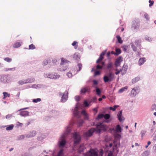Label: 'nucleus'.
Listing matches in <instances>:
<instances>
[{"mask_svg": "<svg viewBox=\"0 0 156 156\" xmlns=\"http://www.w3.org/2000/svg\"><path fill=\"white\" fill-rule=\"evenodd\" d=\"M116 38L117 39L118 42L119 43H122V41L121 39V37H120L119 36L117 35L116 36Z\"/></svg>", "mask_w": 156, "mask_h": 156, "instance_id": "7c9ffc66", "label": "nucleus"}, {"mask_svg": "<svg viewBox=\"0 0 156 156\" xmlns=\"http://www.w3.org/2000/svg\"><path fill=\"white\" fill-rule=\"evenodd\" d=\"M73 58L76 61H79L80 59V56L77 54H74Z\"/></svg>", "mask_w": 156, "mask_h": 156, "instance_id": "aec40b11", "label": "nucleus"}, {"mask_svg": "<svg viewBox=\"0 0 156 156\" xmlns=\"http://www.w3.org/2000/svg\"><path fill=\"white\" fill-rule=\"evenodd\" d=\"M29 112L27 111H21L20 115L22 116H26L28 115Z\"/></svg>", "mask_w": 156, "mask_h": 156, "instance_id": "f8f14e48", "label": "nucleus"}, {"mask_svg": "<svg viewBox=\"0 0 156 156\" xmlns=\"http://www.w3.org/2000/svg\"><path fill=\"white\" fill-rule=\"evenodd\" d=\"M108 77L110 79V81H111L114 77V75L112 72L109 73Z\"/></svg>", "mask_w": 156, "mask_h": 156, "instance_id": "a878e982", "label": "nucleus"}, {"mask_svg": "<svg viewBox=\"0 0 156 156\" xmlns=\"http://www.w3.org/2000/svg\"><path fill=\"white\" fill-rule=\"evenodd\" d=\"M118 107L119 106L118 105H115L114 106V107H110L109 109L110 110H112L113 111H114L115 110L116 108Z\"/></svg>", "mask_w": 156, "mask_h": 156, "instance_id": "72a5a7b5", "label": "nucleus"}, {"mask_svg": "<svg viewBox=\"0 0 156 156\" xmlns=\"http://www.w3.org/2000/svg\"><path fill=\"white\" fill-rule=\"evenodd\" d=\"M100 73L99 71H96L94 72V75L95 76L99 75Z\"/></svg>", "mask_w": 156, "mask_h": 156, "instance_id": "3c124183", "label": "nucleus"}, {"mask_svg": "<svg viewBox=\"0 0 156 156\" xmlns=\"http://www.w3.org/2000/svg\"><path fill=\"white\" fill-rule=\"evenodd\" d=\"M115 131L117 133L121 132L122 128L119 125H118L117 126Z\"/></svg>", "mask_w": 156, "mask_h": 156, "instance_id": "2eb2a0df", "label": "nucleus"}, {"mask_svg": "<svg viewBox=\"0 0 156 156\" xmlns=\"http://www.w3.org/2000/svg\"><path fill=\"white\" fill-rule=\"evenodd\" d=\"M137 87L134 88L131 90V93H133V95H135L136 94V90Z\"/></svg>", "mask_w": 156, "mask_h": 156, "instance_id": "c9c22d12", "label": "nucleus"}, {"mask_svg": "<svg viewBox=\"0 0 156 156\" xmlns=\"http://www.w3.org/2000/svg\"><path fill=\"white\" fill-rule=\"evenodd\" d=\"M48 62L47 60H45L43 62V64L44 65H46L47 64Z\"/></svg>", "mask_w": 156, "mask_h": 156, "instance_id": "e2e57ef3", "label": "nucleus"}, {"mask_svg": "<svg viewBox=\"0 0 156 156\" xmlns=\"http://www.w3.org/2000/svg\"><path fill=\"white\" fill-rule=\"evenodd\" d=\"M131 47L132 48L133 50L135 51H136L137 50V48L136 47V45H134L133 44H132L131 45Z\"/></svg>", "mask_w": 156, "mask_h": 156, "instance_id": "ea45409f", "label": "nucleus"}, {"mask_svg": "<svg viewBox=\"0 0 156 156\" xmlns=\"http://www.w3.org/2000/svg\"><path fill=\"white\" fill-rule=\"evenodd\" d=\"M36 132L35 131H33L30 132L29 134L26 136V137H30L34 136L36 135Z\"/></svg>", "mask_w": 156, "mask_h": 156, "instance_id": "9b49d317", "label": "nucleus"}, {"mask_svg": "<svg viewBox=\"0 0 156 156\" xmlns=\"http://www.w3.org/2000/svg\"><path fill=\"white\" fill-rule=\"evenodd\" d=\"M102 68V66H100L99 65H97L96 68L97 69H101Z\"/></svg>", "mask_w": 156, "mask_h": 156, "instance_id": "6e6d98bb", "label": "nucleus"}, {"mask_svg": "<svg viewBox=\"0 0 156 156\" xmlns=\"http://www.w3.org/2000/svg\"><path fill=\"white\" fill-rule=\"evenodd\" d=\"M111 54V53L110 52H108L107 54V55L108 57H109V55H110V54Z\"/></svg>", "mask_w": 156, "mask_h": 156, "instance_id": "774afa93", "label": "nucleus"}, {"mask_svg": "<svg viewBox=\"0 0 156 156\" xmlns=\"http://www.w3.org/2000/svg\"><path fill=\"white\" fill-rule=\"evenodd\" d=\"M122 111H121L119 112V113H118L117 115L118 119L120 122H122V120H124V118L122 116Z\"/></svg>", "mask_w": 156, "mask_h": 156, "instance_id": "1a4fd4ad", "label": "nucleus"}, {"mask_svg": "<svg viewBox=\"0 0 156 156\" xmlns=\"http://www.w3.org/2000/svg\"><path fill=\"white\" fill-rule=\"evenodd\" d=\"M120 71L122 75H123L126 73L127 69H126L123 66L122 69H120Z\"/></svg>", "mask_w": 156, "mask_h": 156, "instance_id": "412c9836", "label": "nucleus"}, {"mask_svg": "<svg viewBox=\"0 0 156 156\" xmlns=\"http://www.w3.org/2000/svg\"><path fill=\"white\" fill-rule=\"evenodd\" d=\"M140 80V78L138 77H136L133 78L132 81L133 83H135Z\"/></svg>", "mask_w": 156, "mask_h": 156, "instance_id": "6ab92c4d", "label": "nucleus"}, {"mask_svg": "<svg viewBox=\"0 0 156 156\" xmlns=\"http://www.w3.org/2000/svg\"><path fill=\"white\" fill-rule=\"evenodd\" d=\"M67 99V96L66 94H64L62 96L61 101L62 102H64L66 101Z\"/></svg>", "mask_w": 156, "mask_h": 156, "instance_id": "9d476101", "label": "nucleus"}, {"mask_svg": "<svg viewBox=\"0 0 156 156\" xmlns=\"http://www.w3.org/2000/svg\"><path fill=\"white\" fill-rule=\"evenodd\" d=\"M24 138V135H21L20 136L19 139H23Z\"/></svg>", "mask_w": 156, "mask_h": 156, "instance_id": "0e129e2a", "label": "nucleus"}, {"mask_svg": "<svg viewBox=\"0 0 156 156\" xmlns=\"http://www.w3.org/2000/svg\"><path fill=\"white\" fill-rule=\"evenodd\" d=\"M140 40H138L136 41L135 42V45H136V46H138L139 45V44H140Z\"/></svg>", "mask_w": 156, "mask_h": 156, "instance_id": "79ce46f5", "label": "nucleus"}, {"mask_svg": "<svg viewBox=\"0 0 156 156\" xmlns=\"http://www.w3.org/2000/svg\"><path fill=\"white\" fill-rule=\"evenodd\" d=\"M103 79L104 82L105 83L109 81H110V79L106 76H104Z\"/></svg>", "mask_w": 156, "mask_h": 156, "instance_id": "bb28decb", "label": "nucleus"}, {"mask_svg": "<svg viewBox=\"0 0 156 156\" xmlns=\"http://www.w3.org/2000/svg\"><path fill=\"white\" fill-rule=\"evenodd\" d=\"M77 44V42L76 41H74L72 44L73 46L74 47L75 49H76L78 47V45H76Z\"/></svg>", "mask_w": 156, "mask_h": 156, "instance_id": "4c0bfd02", "label": "nucleus"}, {"mask_svg": "<svg viewBox=\"0 0 156 156\" xmlns=\"http://www.w3.org/2000/svg\"><path fill=\"white\" fill-rule=\"evenodd\" d=\"M77 66L79 68V71H80L82 67V65L80 63H79Z\"/></svg>", "mask_w": 156, "mask_h": 156, "instance_id": "de8ad7c7", "label": "nucleus"}, {"mask_svg": "<svg viewBox=\"0 0 156 156\" xmlns=\"http://www.w3.org/2000/svg\"><path fill=\"white\" fill-rule=\"evenodd\" d=\"M12 117V115L11 114H9L6 116L5 118L7 119H9L11 118Z\"/></svg>", "mask_w": 156, "mask_h": 156, "instance_id": "5fc2aeb1", "label": "nucleus"}, {"mask_svg": "<svg viewBox=\"0 0 156 156\" xmlns=\"http://www.w3.org/2000/svg\"><path fill=\"white\" fill-rule=\"evenodd\" d=\"M128 89V87L126 86L124 87H122L119 89V92L120 93H122L126 90H127Z\"/></svg>", "mask_w": 156, "mask_h": 156, "instance_id": "dca6fc26", "label": "nucleus"}, {"mask_svg": "<svg viewBox=\"0 0 156 156\" xmlns=\"http://www.w3.org/2000/svg\"><path fill=\"white\" fill-rule=\"evenodd\" d=\"M63 149L61 150L58 153L57 156H62L63 155Z\"/></svg>", "mask_w": 156, "mask_h": 156, "instance_id": "c756f323", "label": "nucleus"}, {"mask_svg": "<svg viewBox=\"0 0 156 156\" xmlns=\"http://www.w3.org/2000/svg\"><path fill=\"white\" fill-rule=\"evenodd\" d=\"M84 104L86 107L88 105V103L87 101H85Z\"/></svg>", "mask_w": 156, "mask_h": 156, "instance_id": "052dcab7", "label": "nucleus"}, {"mask_svg": "<svg viewBox=\"0 0 156 156\" xmlns=\"http://www.w3.org/2000/svg\"><path fill=\"white\" fill-rule=\"evenodd\" d=\"M110 117V115L109 114H106L104 115V118L105 119H108Z\"/></svg>", "mask_w": 156, "mask_h": 156, "instance_id": "a19ab883", "label": "nucleus"}, {"mask_svg": "<svg viewBox=\"0 0 156 156\" xmlns=\"http://www.w3.org/2000/svg\"><path fill=\"white\" fill-rule=\"evenodd\" d=\"M73 137L74 139V144L79 143L81 139L80 136L79 134L76 132L74 133L73 134Z\"/></svg>", "mask_w": 156, "mask_h": 156, "instance_id": "39448f33", "label": "nucleus"}, {"mask_svg": "<svg viewBox=\"0 0 156 156\" xmlns=\"http://www.w3.org/2000/svg\"><path fill=\"white\" fill-rule=\"evenodd\" d=\"M108 156H113V152L112 151H110L108 154Z\"/></svg>", "mask_w": 156, "mask_h": 156, "instance_id": "13d9d810", "label": "nucleus"}, {"mask_svg": "<svg viewBox=\"0 0 156 156\" xmlns=\"http://www.w3.org/2000/svg\"><path fill=\"white\" fill-rule=\"evenodd\" d=\"M83 122V120H80L78 122V123L79 124V126H80L81 125Z\"/></svg>", "mask_w": 156, "mask_h": 156, "instance_id": "4d7b16f0", "label": "nucleus"}, {"mask_svg": "<svg viewBox=\"0 0 156 156\" xmlns=\"http://www.w3.org/2000/svg\"><path fill=\"white\" fill-rule=\"evenodd\" d=\"M115 71L116 72H115V73L116 75H118V74H119L120 72H121L120 70H118L117 69H115Z\"/></svg>", "mask_w": 156, "mask_h": 156, "instance_id": "864d4df0", "label": "nucleus"}, {"mask_svg": "<svg viewBox=\"0 0 156 156\" xmlns=\"http://www.w3.org/2000/svg\"><path fill=\"white\" fill-rule=\"evenodd\" d=\"M117 148V144H116L114 145V147H113L114 149H116Z\"/></svg>", "mask_w": 156, "mask_h": 156, "instance_id": "338daca9", "label": "nucleus"}, {"mask_svg": "<svg viewBox=\"0 0 156 156\" xmlns=\"http://www.w3.org/2000/svg\"><path fill=\"white\" fill-rule=\"evenodd\" d=\"M21 43H22V42H18L16 43L13 45L14 48H16L20 47L21 45Z\"/></svg>", "mask_w": 156, "mask_h": 156, "instance_id": "5701e85b", "label": "nucleus"}, {"mask_svg": "<svg viewBox=\"0 0 156 156\" xmlns=\"http://www.w3.org/2000/svg\"><path fill=\"white\" fill-rule=\"evenodd\" d=\"M79 108L78 107L76 106L74 109L73 113L75 116L80 118V112L78 111Z\"/></svg>", "mask_w": 156, "mask_h": 156, "instance_id": "423d86ee", "label": "nucleus"}, {"mask_svg": "<svg viewBox=\"0 0 156 156\" xmlns=\"http://www.w3.org/2000/svg\"><path fill=\"white\" fill-rule=\"evenodd\" d=\"M67 75L69 77H71L72 76V74L70 72H68L67 74Z\"/></svg>", "mask_w": 156, "mask_h": 156, "instance_id": "09e8293b", "label": "nucleus"}, {"mask_svg": "<svg viewBox=\"0 0 156 156\" xmlns=\"http://www.w3.org/2000/svg\"><path fill=\"white\" fill-rule=\"evenodd\" d=\"M104 117V115L103 114H99L98 115V117L96 119L98 120L100 119H101Z\"/></svg>", "mask_w": 156, "mask_h": 156, "instance_id": "473e14b6", "label": "nucleus"}, {"mask_svg": "<svg viewBox=\"0 0 156 156\" xmlns=\"http://www.w3.org/2000/svg\"><path fill=\"white\" fill-rule=\"evenodd\" d=\"M81 113L84 116V119H88V115L85 110H83L81 111Z\"/></svg>", "mask_w": 156, "mask_h": 156, "instance_id": "ddd939ff", "label": "nucleus"}, {"mask_svg": "<svg viewBox=\"0 0 156 156\" xmlns=\"http://www.w3.org/2000/svg\"><path fill=\"white\" fill-rule=\"evenodd\" d=\"M105 129V126L102 123H98L96 126V128H92L84 133V135L87 137L91 136L93 133L96 132L97 133H100L102 130Z\"/></svg>", "mask_w": 156, "mask_h": 156, "instance_id": "f257e3e1", "label": "nucleus"}, {"mask_svg": "<svg viewBox=\"0 0 156 156\" xmlns=\"http://www.w3.org/2000/svg\"><path fill=\"white\" fill-rule=\"evenodd\" d=\"M17 125L18 126H22L23 125V124L22 123H20L19 122H18L17 123Z\"/></svg>", "mask_w": 156, "mask_h": 156, "instance_id": "680f3d73", "label": "nucleus"}, {"mask_svg": "<svg viewBox=\"0 0 156 156\" xmlns=\"http://www.w3.org/2000/svg\"><path fill=\"white\" fill-rule=\"evenodd\" d=\"M96 92L98 95H99L101 94V91L99 88L96 87Z\"/></svg>", "mask_w": 156, "mask_h": 156, "instance_id": "2f4dec72", "label": "nucleus"}, {"mask_svg": "<svg viewBox=\"0 0 156 156\" xmlns=\"http://www.w3.org/2000/svg\"><path fill=\"white\" fill-rule=\"evenodd\" d=\"M68 62H69V61L66 60L65 59L63 58H61V65H64L65 63H67Z\"/></svg>", "mask_w": 156, "mask_h": 156, "instance_id": "4be33fe9", "label": "nucleus"}, {"mask_svg": "<svg viewBox=\"0 0 156 156\" xmlns=\"http://www.w3.org/2000/svg\"><path fill=\"white\" fill-rule=\"evenodd\" d=\"M145 58H140L139 60V64L140 66L143 64L144 62H145Z\"/></svg>", "mask_w": 156, "mask_h": 156, "instance_id": "a211bd4d", "label": "nucleus"}, {"mask_svg": "<svg viewBox=\"0 0 156 156\" xmlns=\"http://www.w3.org/2000/svg\"><path fill=\"white\" fill-rule=\"evenodd\" d=\"M153 149L154 151L156 152V144L153 147Z\"/></svg>", "mask_w": 156, "mask_h": 156, "instance_id": "69168bd1", "label": "nucleus"}, {"mask_svg": "<svg viewBox=\"0 0 156 156\" xmlns=\"http://www.w3.org/2000/svg\"><path fill=\"white\" fill-rule=\"evenodd\" d=\"M13 127L14 126L13 125H11L7 126L6 128V129L7 130H10L12 129H13Z\"/></svg>", "mask_w": 156, "mask_h": 156, "instance_id": "b1692460", "label": "nucleus"}, {"mask_svg": "<svg viewBox=\"0 0 156 156\" xmlns=\"http://www.w3.org/2000/svg\"><path fill=\"white\" fill-rule=\"evenodd\" d=\"M154 136L153 139L154 140H156V131H155L154 133Z\"/></svg>", "mask_w": 156, "mask_h": 156, "instance_id": "bf43d9fd", "label": "nucleus"}, {"mask_svg": "<svg viewBox=\"0 0 156 156\" xmlns=\"http://www.w3.org/2000/svg\"><path fill=\"white\" fill-rule=\"evenodd\" d=\"M4 60L8 62H10L12 61V59L11 58L7 57L5 58L4 59Z\"/></svg>", "mask_w": 156, "mask_h": 156, "instance_id": "58836bf2", "label": "nucleus"}, {"mask_svg": "<svg viewBox=\"0 0 156 156\" xmlns=\"http://www.w3.org/2000/svg\"><path fill=\"white\" fill-rule=\"evenodd\" d=\"M80 92L81 93L85 94L86 92H89L90 90L87 88L84 87L81 89Z\"/></svg>", "mask_w": 156, "mask_h": 156, "instance_id": "4468645a", "label": "nucleus"}, {"mask_svg": "<svg viewBox=\"0 0 156 156\" xmlns=\"http://www.w3.org/2000/svg\"><path fill=\"white\" fill-rule=\"evenodd\" d=\"M106 52V51H105L104 52H102L100 55L99 57V58L98 59V60L96 61V63H99L100 61H101L104 58V56Z\"/></svg>", "mask_w": 156, "mask_h": 156, "instance_id": "6e6552de", "label": "nucleus"}, {"mask_svg": "<svg viewBox=\"0 0 156 156\" xmlns=\"http://www.w3.org/2000/svg\"><path fill=\"white\" fill-rule=\"evenodd\" d=\"M35 48V46L33 44H31L29 45V49H34Z\"/></svg>", "mask_w": 156, "mask_h": 156, "instance_id": "f704fd0d", "label": "nucleus"}, {"mask_svg": "<svg viewBox=\"0 0 156 156\" xmlns=\"http://www.w3.org/2000/svg\"><path fill=\"white\" fill-rule=\"evenodd\" d=\"M93 86L97 85L98 83V81L95 80H93Z\"/></svg>", "mask_w": 156, "mask_h": 156, "instance_id": "a18cd8bd", "label": "nucleus"}, {"mask_svg": "<svg viewBox=\"0 0 156 156\" xmlns=\"http://www.w3.org/2000/svg\"><path fill=\"white\" fill-rule=\"evenodd\" d=\"M149 2L150 3L149 6L150 7H151L153 5L154 3V1H151V0H150L149 1Z\"/></svg>", "mask_w": 156, "mask_h": 156, "instance_id": "c03bdc74", "label": "nucleus"}, {"mask_svg": "<svg viewBox=\"0 0 156 156\" xmlns=\"http://www.w3.org/2000/svg\"><path fill=\"white\" fill-rule=\"evenodd\" d=\"M121 51L120 49L119 48H117L115 50V55H118L119 54L121 53Z\"/></svg>", "mask_w": 156, "mask_h": 156, "instance_id": "c85d7f7f", "label": "nucleus"}, {"mask_svg": "<svg viewBox=\"0 0 156 156\" xmlns=\"http://www.w3.org/2000/svg\"><path fill=\"white\" fill-rule=\"evenodd\" d=\"M3 94L4 95L3 98V99H5L7 97H9L10 96V94H8V93L6 92H3Z\"/></svg>", "mask_w": 156, "mask_h": 156, "instance_id": "393cba45", "label": "nucleus"}, {"mask_svg": "<svg viewBox=\"0 0 156 156\" xmlns=\"http://www.w3.org/2000/svg\"><path fill=\"white\" fill-rule=\"evenodd\" d=\"M75 99L77 101H79L80 100V97L78 96H75Z\"/></svg>", "mask_w": 156, "mask_h": 156, "instance_id": "8fccbe9b", "label": "nucleus"}, {"mask_svg": "<svg viewBox=\"0 0 156 156\" xmlns=\"http://www.w3.org/2000/svg\"><path fill=\"white\" fill-rule=\"evenodd\" d=\"M146 133V131L145 130H142L141 132V134L142 136L143 137L144 135Z\"/></svg>", "mask_w": 156, "mask_h": 156, "instance_id": "603ef678", "label": "nucleus"}, {"mask_svg": "<svg viewBox=\"0 0 156 156\" xmlns=\"http://www.w3.org/2000/svg\"><path fill=\"white\" fill-rule=\"evenodd\" d=\"M70 127H68L65 132L62 136L61 138L62 140L59 142L60 147L63 146L66 144V142L64 138L66 136V135L70 133Z\"/></svg>", "mask_w": 156, "mask_h": 156, "instance_id": "7ed1b4c3", "label": "nucleus"}, {"mask_svg": "<svg viewBox=\"0 0 156 156\" xmlns=\"http://www.w3.org/2000/svg\"><path fill=\"white\" fill-rule=\"evenodd\" d=\"M144 17L147 20H148L149 19V17L148 14L147 13H145L144 15Z\"/></svg>", "mask_w": 156, "mask_h": 156, "instance_id": "37998d69", "label": "nucleus"}, {"mask_svg": "<svg viewBox=\"0 0 156 156\" xmlns=\"http://www.w3.org/2000/svg\"><path fill=\"white\" fill-rule=\"evenodd\" d=\"M85 147L83 145H81L79 147L78 149V151L79 153H81L83 151Z\"/></svg>", "mask_w": 156, "mask_h": 156, "instance_id": "f3484780", "label": "nucleus"}, {"mask_svg": "<svg viewBox=\"0 0 156 156\" xmlns=\"http://www.w3.org/2000/svg\"><path fill=\"white\" fill-rule=\"evenodd\" d=\"M122 59L121 57L120 56L117 58L115 61V65L117 67L120 65V63L122 61Z\"/></svg>", "mask_w": 156, "mask_h": 156, "instance_id": "0eeeda50", "label": "nucleus"}, {"mask_svg": "<svg viewBox=\"0 0 156 156\" xmlns=\"http://www.w3.org/2000/svg\"><path fill=\"white\" fill-rule=\"evenodd\" d=\"M113 63L112 62H109L107 66V69H110L112 67Z\"/></svg>", "mask_w": 156, "mask_h": 156, "instance_id": "cd10ccee", "label": "nucleus"}, {"mask_svg": "<svg viewBox=\"0 0 156 156\" xmlns=\"http://www.w3.org/2000/svg\"><path fill=\"white\" fill-rule=\"evenodd\" d=\"M98 151L97 149H91L86 153L85 156H103V152L102 149L100 150L99 154Z\"/></svg>", "mask_w": 156, "mask_h": 156, "instance_id": "f03ea898", "label": "nucleus"}, {"mask_svg": "<svg viewBox=\"0 0 156 156\" xmlns=\"http://www.w3.org/2000/svg\"><path fill=\"white\" fill-rule=\"evenodd\" d=\"M34 81V78H29L24 80H20L19 81L18 83L19 85H22L27 83H31L33 82Z\"/></svg>", "mask_w": 156, "mask_h": 156, "instance_id": "20e7f679", "label": "nucleus"}, {"mask_svg": "<svg viewBox=\"0 0 156 156\" xmlns=\"http://www.w3.org/2000/svg\"><path fill=\"white\" fill-rule=\"evenodd\" d=\"M15 70V68H9V69L6 68L5 69V71H8L9 70Z\"/></svg>", "mask_w": 156, "mask_h": 156, "instance_id": "49530a36", "label": "nucleus"}, {"mask_svg": "<svg viewBox=\"0 0 156 156\" xmlns=\"http://www.w3.org/2000/svg\"><path fill=\"white\" fill-rule=\"evenodd\" d=\"M41 100V98H37L36 99H33V102L34 103H37L38 102H40Z\"/></svg>", "mask_w": 156, "mask_h": 156, "instance_id": "e433bc0d", "label": "nucleus"}]
</instances>
